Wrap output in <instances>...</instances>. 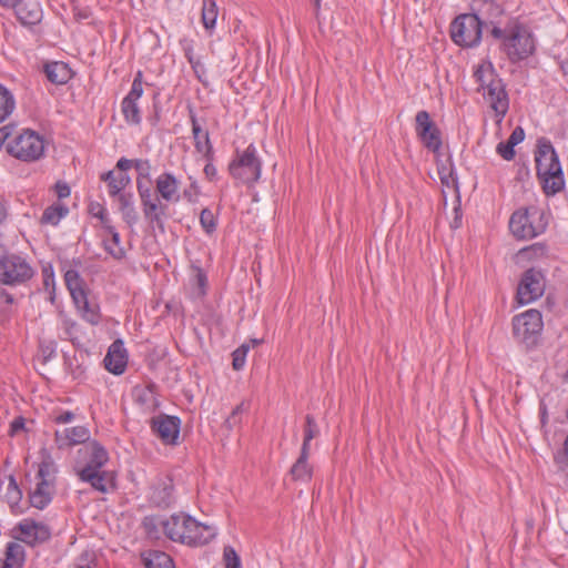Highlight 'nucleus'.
I'll return each instance as SVG.
<instances>
[{
	"mask_svg": "<svg viewBox=\"0 0 568 568\" xmlns=\"http://www.w3.org/2000/svg\"><path fill=\"white\" fill-rule=\"evenodd\" d=\"M16 131H17V126H16V124H12V123L0 128V149L2 148V145L4 143L8 144V142L10 140H12V138L16 134Z\"/></svg>",
	"mask_w": 568,
	"mask_h": 568,
	"instance_id": "54",
	"label": "nucleus"
},
{
	"mask_svg": "<svg viewBox=\"0 0 568 568\" xmlns=\"http://www.w3.org/2000/svg\"><path fill=\"white\" fill-rule=\"evenodd\" d=\"M484 22L475 13H463L450 24L452 40L464 48H473L481 40Z\"/></svg>",
	"mask_w": 568,
	"mask_h": 568,
	"instance_id": "7",
	"label": "nucleus"
},
{
	"mask_svg": "<svg viewBox=\"0 0 568 568\" xmlns=\"http://www.w3.org/2000/svg\"><path fill=\"white\" fill-rule=\"evenodd\" d=\"M537 176L546 195H555L565 186V179L558 155L549 140H538L535 152Z\"/></svg>",
	"mask_w": 568,
	"mask_h": 568,
	"instance_id": "3",
	"label": "nucleus"
},
{
	"mask_svg": "<svg viewBox=\"0 0 568 568\" xmlns=\"http://www.w3.org/2000/svg\"><path fill=\"white\" fill-rule=\"evenodd\" d=\"M16 298L6 288L0 287V321L8 317L14 310Z\"/></svg>",
	"mask_w": 568,
	"mask_h": 568,
	"instance_id": "44",
	"label": "nucleus"
},
{
	"mask_svg": "<svg viewBox=\"0 0 568 568\" xmlns=\"http://www.w3.org/2000/svg\"><path fill=\"white\" fill-rule=\"evenodd\" d=\"M483 94L494 110L497 121L500 122L509 109V99L503 80L490 83V88Z\"/></svg>",
	"mask_w": 568,
	"mask_h": 568,
	"instance_id": "16",
	"label": "nucleus"
},
{
	"mask_svg": "<svg viewBox=\"0 0 568 568\" xmlns=\"http://www.w3.org/2000/svg\"><path fill=\"white\" fill-rule=\"evenodd\" d=\"M134 168L138 172L136 180H150L151 164L149 160H134Z\"/></svg>",
	"mask_w": 568,
	"mask_h": 568,
	"instance_id": "50",
	"label": "nucleus"
},
{
	"mask_svg": "<svg viewBox=\"0 0 568 568\" xmlns=\"http://www.w3.org/2000/svg\"><path fill=\"white\" fill-rule=\"evenodd\" d=\"M203 171L209 180L213 181L216 178L217 171L216 168L213 165L212 161H207Z\"/></svg>",
	"mask_w": 568,
	"mask_h": 568,
	"instance_id": "61",
	"label": "nucleus"
},
{
	"mask_svg": "<svg viewBox=\"0 0 568 568\" xmlns=\"http://www.w3.org/2000/svg\"><path fill=\"white\" fill-rule=\"evenodd\" d=\"M232 356H233V362H232L233 368L235 371L242 369L245 365L246 356L243 355L242 351H236V349L232 353Z\"/></svg>",
	"mask_w": 568,
	"mask_h": 568,
	"instance_id": "56",
	"label": "nucleus"
},
{
	"mask_svg": "<svg viewBox=\"0 0 568 568\" xmlns=\"http://www.w3.org/2000/svg\"><path fill=\"white\" fill-rule=\"evenodd\" d=\"M55 191L59 199H64L70 195V187L67 183L58 182L55 184Z\"/></svg>",
	"mask_w": 568,
	"mask_h": 568,
	"instance_id": "59",
	"label": "nucleus"
},
{
	"mask_svg": "<svg viewBox=\"0 0 568 568\" xmlns=\"http://www.w3.org/2000/svg\"><path fill=\"white\" fill-rule=\"evenodd\" d=\"M180 182L170 172L160 174L155 181V190L160 195L161 200L169 203H176L180 201L179 191Z\"/></svg>",
	"mask_w": 568,
	"mask_h": 568,
	"instance_id": "20",
	"label": "nucleus"
},
{
	"mask_svg": "<svg viewBox=\"0 0 568 568\" xmlns=\"http://www.w3.org/2000/svg\"><path fill=\"white\" fill-rule=\"evenodd\" d=\"M67 213L68 209L64 205H51L44 210L41 216V223L57 225Z\"/></svg>",
	"mask_w": 568,
	"mask_h": 568,
	"instance_id": "41",
	"label": "nucleus"
},
{
	"mask_svg": "<svg viewBox=\"0 0 568 568\" xmlns=\"http://www.w3.org/2000/svg\"><path fill=\"white\" fill-rule=\"evenodd\" d=\"M488 6L490 16L498 18L489 21V36L499 41L500 49L509 60L517 62L531 55L535 51V41L528 27L519 18L505 14L500 6Z\"/></svg>",
	"mask_w": 568,
	"mask_h": 568,
	"instance_id": "1",
	"label": "nucleus"
},
{
	"mask_svg": "<svg viewBox=\"0 0 568 568\" xmlns=\"http://www.w3.org/2000/svg\"><path fill=\"white\" fill-rule=\"evenodd\" d=\"M64 282L73 301H82L87 295L83 278L75 268H69L64 272Z\"/></svg>",
	"mask_w": 568,
	"mask_h": 568,
	"instance_id": "29",
	"label": "nucleus"
},
{
	"mask_svg": "<svg viewBox=\"0 0 568 568\" xmlns=\"http://www.w3.org/2000/svg\"><path fill=\"white\" fill-rule=\"evenodd\" d=\"M225 568H241V560L233 547L226 546L223 551Z\"/></svg>",
	"mask_w": 568,
	"mask_h": 568,
	"instance_id": "48",
	"label": "nucleus"
},
{
	"mask_svg": "<svg viewBox=\"0 0 568 568\" xmlns=\"http://www.w3.org/2000/svg\"><path fill=\"white\" fill-rule=\"evenodd\" d=\"M200 223L206 233L211 234L216 229V222L213 212L210 209H203L200 214Z\"/></svg>",
	"mask_w": 568,
	"mask_h": 568,
	"instance_id": "47",
	"label": "nucleus"
},
{
	"mask_svg": "<svg viewBox=\"0 0 568 568\" xmlns=\"http://www.w3.org/2000/svg\"><path fill=\"white\" fill-rule=\"evenodd\" d=\"M54 493V485L38 480L34 490L29 495L30 505L37 509H44L51 503Z\"/></svg>",
	"mask_w": 568,
	"mask_h": 568,
	"instance_id": "24",
	"label": "nucleus"
},
{
	"mask_svg": "<svg viewBox=\"0 0 568 568\" xmlns=\"http://www.w3.org/2000/svg\"><path fill=\"white\" fill-rule=\"evenodd\" d=\"M81 463V467H90L91 469H101L109 462V454L106 449L97 440H91L83 445L78 450V463Z\"/></svg>",
	"mask_w": 568,
	"mask_h": 568,
	"instance_id": "14",
	"label": "nucleus"
},
{
	"mask_svg": "<svg viewBox=\"0 0 568 568\" xmlns=\"http://www.w3.org/2000/svg\"><path fill=\"white\" fill-rule=\"evenodd\" d=\"M425 148L433 152L439 151L442 148L440 131L437 126L427 131L424 135H418Z\"/></svg>",
	"mask_w": 568,
	"mask_h": 568,
	"instance_id": "42",
	"label": "nucleus"
},
{
	"mask_svg": "<svg viewBox=\"0 0 568 568\" xmlns=\"http://www.w3.org/2000/svg\"><path fill=\"white\" fill-rule=\"evenodd\" d=\"M542 326L541 313L534 308L513 318L514 337L528 347L536 345Z\"/></svg>",
	"mask_w": 568,
	"mask_h": 568,
	"instance_id": "9",
	"label": "nucleus"
},
{
	"mask_svg": "<svg viewBox=\"0 0 568 568\" xmlns=\"http://www.w3.org/2000/svg\"><path fill=\"white\" fill-rule=\"evenodd\" d=\"M133 396L135 402L146 410L154 412L160 406L156 394V385L154 383L135 386L133 388Z\"/></svg>",
	"mask_w": 568,
	"mask_h": 568,
	"instance_id": "22",
	"label": "nucleus"
},
{
	"mask_svg": "<svg viewBox=\"0 0 568 568\" xmlns=\"http://www.w3.org/2000/svg\"><path fill=\"white\" fill-rule=\"evenodd\" d=\"M136 189L141 200L142 209L161 200L158 192L152 190L151 181L136 180Z\"/></svg>",
	"mask_w": 568,
	"mask_h": 568,
	"instance_id": "35",
	"label": "nucleus"
},
{
	"mask_svg": "<svg viewBox=\"0 0 568 568\" xmlns=\"http://www.w3.org/2000/svg\"><path fill=\"white\" fill-rule=\"evenodd\" d=\"M243 413V404L237 405L226 418L224 425L227 429H233L241 423V414Z\"/></svg>",
	"mask_w": 568,
	"mask_h": 568,
	"instance_id": "52",
	"label": "nucleus"
},
{
	"mask_svg": "<svg viewBox=\"0 0 568 568\" xmlns=\"http://www.w3.org/2000/svg\"><path fill=\"white\" fill-rule=\"evenodd\" d=\"M161 524L170 540L187 546L205 545L216 535L214 527L201 524L184 513L173 514Z\"/></svg>",
	"mask_w": 568,
	"mask_h": 568,
	"instance_id": "2",
	"label": "nucleus"
},
{
	"mask_svg": "<svg viewBox=\"0 0 568 568\" xmlns=\"http://www.w3.org/2000/svg\"><path fill=\"white\" fill-rule=\"evenodd\" d=\"M90 432L84 426L69 427L63 430H55L54 442L59 449H63L78 444L89 443Z\"/></svg>",
	"mask_w": 568,
	"mask_h": 568,
	"instance_id": "17",
	"label": "nucleus"
},
{
	"mask_svg": "<svg viewBox=\"0 0 568 568\" xmlns=\"http://www.w3.org/2000/svg\"><path fill=\"white\" fill-rule=\"evenodd\" d=\"M151 500L158 507H169L172 503V486L163 484L155 487L152 491Z\"/></svg>",
	"mask_w": 568,
	"mask_h": 568,
	"instance_id": "40",
	"label": "nucleus"
},
{
	"mask_svg": "<svg viewBox=\"0 0 568 568\" xmlns=\"http://www.w3.org/2000/svg\"><path fill=\"white\" fill-rule=\"evenodd\" d=\"M13 537L30 546L42 544L50 539L51 530L48 525L33 519H23L13 528Z\"/></svg>",
	"mask_w": 568,
	"mask_h": 568,
	"instance_id": "13",
	"label": "nucleus"
},
{
	"mask_svg": "<svg viewBox=\"0 0 568 568\" xmlns=\"http://www.w3.org/2000/svg\"><path fill=\"white\" fill-rule=\"evenodd\" d=\"M143 94L142 72L139 71L132 82L131 90L121 102V111L126 121L131 125H139L141 123V111L138 105V100Z\"/></svg>",
	"mask_w": 568,
	"mask_h": 568,
	"instance_id": "12",
	"label": "nucleus"
},
{
	"mask_svg": "<svg viewBox=\"0 0 568 568\" xmlns=\"http://www.w3.org/2000/svg\"><path fill=\"white\" fill-rule=\"evenodd\" d=\"M524 139H525V131L521 126L515 128L513 130L510 136L508 138L510 143L514 144L515 146L517 144H519L521 141H524Z\"/></svg>",
	"mask_w": 568,
	"mask_h": 568,
	"instance_id": "57",
	"label": "nucleus"
},
{
	"mask_svg": "<svg viewBox=\"0 0 568 568\" xmlns=\"http://www.w3.org/2000/svg\"><path fill=\"white\" fill-rule=\"evenodd\" d=\"M119 202V211L122 214L123 221L129 225L133 226L139 221V214L134 206V197L133 194L122 193L115 196Z\"/></svg>",
	"mask_w": 568,
	"mask_h": 568,
	"instance_id": "27",
	"label": "nucleus"
},
{
	"mask_svg": "<svg viewBox=\"0 0 568 568\" xmlns=\"http://www.w3.org/2000/svg\"><path fill=\"white\" fill-rule=\"evenodd\" d=\"M165 519H161L158 516H146L142 520V526L144 530L146 531L148 536L151 538H158L159 537V528L162 527V521Z\"/></svg>",
	"mask_w": 568,
	"mask_h": 568,
	"instance_id": "46",
	"label": "nucleus"
},
{
	"mask_svg": "<svg viewBox=\"0 0 568 568\" xmlns=\"http://www.w3.org/2000/svg\"><path fill=\"white\" fill-rule=\"evenodd\" d=\"M57 465L49 454L43 455L41 463L39 464L37 479L40 481H48L55 486L57 478Z\"/></svg>",
	"mask_w": 568,
	"mask_h": 568,
	"instance_id": "33",
	"label": "nucleus"
},
{
	"mask_svg": "<svg viewBox=\"0 0 568 568\" xmlns=\"http://www.w3.org/2000/svg\"><path fill=\"white\" fill-rule=\"evenodd\" d=\"M200 194V189L196 184V182H192L189 190H185L183 192L184 199H186L189 202L194 203Z\"/></svg>",
	"mask_w": 568,
	"mask_h": 568,
	"instance_id": "55",
	"label": "nucleus"
},
{
	"mask_svg": "<svg viewBox=\"0 0 568 568\" xmlns=\"http://www.w3.org/2000/svg\"><path fill=\"white\" fill-rule=\"evenodd\" d=\"M320 435V427L313 415L305 416L304 436L301 449L311 452V442Z\"/></svg>",
	"mask_w": 568,
	"mask_h": 568,
	"instance_id": "37",
	"label": "nucleus"
},
{
	"mask_svg": "<svg viewBox=\"0 0 568 568\" xmlns=\"http://www.w3.org/2000/svg\"><path fill=\"white\" fill-rule=\"evenodd\" d=\"M47 79L53 84H64L71 79V69L61 61L48 62L43 65Z\"/></svg>",
	"mask_w": 568,
	"mask_h": 568,
	"instance_id": "26",
	"label": "nucleus"
},
{
	"mask_svg": "<svg viewBox=\"0 0 568 568\" xmlns=\"http://www.w3.org/2000/svg\"><path fill=\"white\" fill-rule=\"evenodd\" d=\"M43 285L47 290H49L51 286H54V276L52 272H43Z\"/></svg>",
	"mask_w": 568,
	"mask_h": 568,
	"instance_id": "63",
	"label": "nucleus"
},
{
	"mask_svg": "<svg viewBox=\"0 0 568 568\" xmlns=\"http://www.w3.org/2000/svg\"><path fill=\"white\" fill-rule=\"evenodd\" d=\"M145 221L161 230L164 229V217L166 216L168 205L163 204L162 201L151 203L150 205L142 209Z\"/></svg>",
	"mask_w": 568,
	"mask_h": 568,
	"instance_id": "28",
	"label": "nucleus"
},
{
	"mask_svg": "<svg viewBox=\"0 0 568 568\" xmlns=\"http://www.w3.org/2000/svg\"><path fill=\"white\" fill-rule=\"evenodd\" d=\"M34 275V270L26 257L9 252L0 244V284L19 286L26 284Z\"/></svg>",
	"mask_w": 568,
	"mask_h": 568,
	"instance_id": "4",
	"label": "nucleus"
},
{
	"mask_svg": "<svg viewBox=\"0 0 568 568\" xmlns=\"http://www.w3.org/2000/svg\"><path fill=\"white\" fill-rule=\"evenodd\" d=\"M7 152L13 158L34 162L44 153V142L41 135L30 129L16 131L14 136L7 144Z\"/></svg>",
	"mask_w": 568,
	"mask_h": 568,
	"instance_id": "6",
	"label": "nucleus"
},
{
	"mask_svg": "<svg viewBox=\"0 0 568 568\" xmlns=\"http://www.w3.org/2000/svg\"><path fill=\"white\" fill-rule=\"evenodd\" d=\"M194 272H195V274H194L193 281H194V285L196 286L195 295L200 297V296L205 295L207 277H206L205 273L203 272V270L200 267H195Z\"/></svg>",
	"mask_w": 568,
	"mask_h": 568,
	"instance_id": "49",
	"label": "nucleus"
},
{
	"mask_svg": "<svg viewBox=\"0 0 568 568\" xmlns=\"http://www.w3.org/2000/svg\"><path fill=\"white\" fill-rule=\"evenodd\" d=\"M230 174L241 182L252 185L261 178L262 163L257 158L256 148L250 144L242 153L237 152L229 165Z\"/></svg>",
	"mask_w": 568,
	"mask_h": 568,
	"instance_id": "8",
	"label": "nucleus"
},
{
	"mask_svg": "<svg viewBox=\"0 0 568 568\" xmlns=\"http://www.w3.org/2000/svg\"><path fill=\"white\" fill-rule=\"evenodd\" d=\"M547 224L544 211L531 206L513 213L509 230L518 240H530L544 233Z\"/></svg>",
	"mask_w": 568,
	"mask_h": 568,
	"instance_id": "5",
	"label": "nucleus"
},
{
	"mask_svg": "<svg viewBox=\"0 0 568 568\" xmlns=\"http://www.w3.org/2000/svg\"><path fill=\"white\" fill-rule=\"evenodd\" d=\"M217 13L219 10L215 0H203L202 23L205 29L210 30L215 27Z\"/></svg>",
	"mask_w": 568,
	"mask_h": 568,
	"instance_id": "39",
	"label": "nucleus"
},
{
	"mask_svg": "<svg viewBox=\"0 0 568 568\" xmlns=\"http://www.w3.org/2000/svg\"><path fill=\"white\" fill-rule=\"evenodd\" d=\"M103 362L105 368L112 374L120 375L124 372L128 363V355L121 339H116L111 344Z\"/></svg>",
	"mask_w": 568,
	"mask_h": 568,
	"instance_id": "18",
	"label": "nucleus"
},
{
	"mask_svg": "<svg viewBox=\"0 0 568 568\" xmlns=\"http://www.w3.org/2000/svg\"><path fill=\"white\" fill-rule=\"evenodd\" d=\"M474 78L479 83V89L484 92L490 88V83H495V81H500L501 79L495 73L491 63L488 64H478L475 72Z\"/></svg>",
	"mask_w": 568,
	"mask_h": 568,
	"instance_id": "32",
	"label": "nucleus"
},
{
	"mask_svg": "<svg viewBox=\"0 0 568 568\" xmlns=\"http://www.w3.org/2000/svg\"><path fill=\"white\" fill-rule=\"evenodd\" d=\"M74 471L78 478L90 484V486L102 494H108L116 488L115 473L111 470L91 469L90 467H81L79 462L74 465Z\"/></svg>",
	"mask_w": 568,
	"mask_h": 568,
	"instance_id": "11",
	"label": "nucleus"
},
{
	"mask_svg": "<svg viewBox=\"0 0 568 568\" xmlns=\"http://www.w3.org/2000/svg\"><path fill=\"white\" fill-rule=\"evenodd\" d=\"M415 121L417 136L424 135L427 131L436 126V124L432 121L429 113L425 110L417 112Z\"/></svg>",
	"mask_w": 568,
	"mask_h": 568,
	"instance_id": "45",
	"label": "nucleus"
},
{
	"mask_svg": "<svg viewBox=\"0 0 568 568\" xmlns=\"http://www.w3.org/2000/svg\"><path fill=\"white\" fill-rule=\"evenodd\" d=\"M514 148L515 145L507 140L506 142L498 143L496 151L504 160L510 161L515 158Z\"/></svg>",
	"mask_w": 568,
	"mask_h": 568,
	"instance_id": "51",
	"label": "nucleus"
},
{
	"mask_svg": "<svg viewBox=\"0 0 568 568\" xmlns=\"http://www.w3.org/2000/svg\"><path fill=\"white\" fill-rule=\"evenodd\" d=\"M74 414L70 410L63 412L61 414L54 415L52 417V420L55 424H68L71 423L74 419Z\"/></svg>",
	"mask_w": 568,
	"mask_h": 568,
	"instance_id": "58",
	"label": "nucleus"
},
{
	"mask_svg": "<svg viewBox=\"0 0 568 568\" xmlns=\"http://www.w3.org/2000/svg\"><path fill=\"white\" fill-rule=\"evenodd\" d=\"M18 20L24 26H34L42 19V9L36 1L19 0L12 6Z\"/></svg>",
	"mask_w": 568,
	"mask_h": 568,
	"instance_id": "21",
	"label": "nucleus"
},
{
	"mask_svg": "<svg viewBox=\"0 0 568 568\" xmlns=\"http://www.w3.org/2000/svg\"><path fill=\"white\" fill-rule=\"evenodd\" d=\"M16 101L12 93L0 84V123L3 122L14 110Z\"/></svg>",
	"mask_w": 568,
	"mask_h": 568,
	"instance_id": "38",
	"label": "nucleus"
},
{
	"mask_svg": "<svg viewBox=\"0 0 568 568\" xmlns=\"http://www.w3.org/2000/svg\"><path fill=\"white\" fill-rule=\"evenodd\" d=\"M77 307L81 310L82 317L90 323L91 325H98L101 320V314L99 312V307L97 305L90 304L87 295L82 301H74Z\"/></svg>",
	"mask_w": 568,
	"mask_h": 568,
	"instance_id": "36",
	"label": "nucleus"
},
{
	"mask_svg": "<svg viewBox=\"0 0 568 568\" xmlns=\"http://www.w3.org/2000/svg\"><path fill=\"white\" fill-rule=\"evenodd\" d=\"M26 560L24 547L16 541L6 546L3 557H0V568H22Z\"/></svg>",
	"mask_w": 568,
	"mask_h": 568,
	"instance_id": "23",
	"label": "nucleus"
},
{
	"mask_svg": "<svg viewBox=\"0 0 568 568\" xmlns=\"http://www.w3.org/2000/svg\"><path fill=\"white\" fill-rule=\"evenodd\" d=\"M101 179L105 182H108L109 187V194L112 197L118 196L119 194H122L123 190L126 187V185L130 183L131 179L125 172H119L114 173V171H109L104 174H102Z\"/></svg>",
	"mask_w": 568,
	"mask_h": 568,
	"instance_id": "30",
	"label": "nucleus"
},
{
	"mask_svg": "<svg viewBox=\"0 0 568 568\" xmlns=\"http://www.w3.org/2000/svg\"><path fill=\"white\" fill-rule=\"evenodd\" d=\"M308 450L301 449L298 458L292 465L290 475L293 480L308 483L313 476V467L308 463Z\"/></svg>",
	"mask_w": 568,
	"mask_h": 568,
	"instance_id": "25",
	"label": "nucleus"
},
{
	"mask_svg": "<svg viewBox=\"0 0 568 568\" xmlns=\"http://www.w3.org/2000/svg\"><path fill=\"white\" fill-rule=\"evenodd\" d=\"M440 180H442V183L445 184L446 186H450V185H455L456 181L454 180L452 173H449L448 175H442L440 176Z\"/></svg>",
	"mask_w": 568,
	"mask_h": 568,
	"instance_id": "64",
	"label": "nucleus"
},
{
	"mask_svg": "<svg viewBox=\"0 0 568 568\" xmlns=\"http://www.w3.org/2000/svg\"><path fill=\"white\" fill-rule=\"evenodd\" d=\"M190 120L195 150L201 153L206 161H213L214 152L210 141L209 131L202 129L193 111H190Z\"/></svg>",
	"mask_w": 568,
	"mask_h": 568,
	"instance_id": "19",
	"label": "nucleus"
},
{
	"mask_svg": "<svg viewBox=\"0 0 568 568\" xmlns=\"http://www.w3.org/2000/svg\"><path fill=\"white\" fill-rule=\"evenodd\" d=\"M145 568H175L172 558L160 550H149L142 554Z\"/></svg>",
	"mask_w": 568,
	"mask_h": 568,
	"instance_id": "31",
	"label": "nucleus"
},
{
	"mask_svg": "<svg viewBox=\"0 0 568 568\" xmlns=\"http://www.w3.org/2000/svg\"><path fill=\"white\" fill-rule=\"evenodd\" d=\"M90 213L102 222L104 229L105 224H110L106 210L101 204L91 203Z\"/></svg>",
	"mask_w": 568,
	"mask_h": 568,
	"instance_id": "53",
	"label": "nucleus"
},
{
	"mask_svg": "<svg viewBox=\"0 0 568 568\" xmlns=\"http://www.w3.org/2000/svg\"><path fill=\"white\" fill-rule=\"evenodd\" d=\"M23 428H24V419L22 417H17L11 423L10 433H11V435H14Z\"/></svg>",
	"mask_w": 568,
	"mask_h": 568,
	"instance_id": "62",
	"label": "nucleus"
},
{
	"mask_svg": "<svg viewBox=\"0 0 568 568\" xmlns=\"http://www.w3.org/2000/svg\"><path fill=\"white\" fill-rule=\"evenodd\" d=\"M545 292V277L541 271L529 268L524 272L517 287L516 298L519 304H529Z\"/></svg>",
	"mask_w": 568,
	"mask_h": 568,
	"instance_id": "10",
	"label": "nucleus"
},
{
	"mask_svg": "<svg viewBox=\"0 0 568 568\" xmlns=\"http://www.w3.org/2000/svg\"><path fill=\"white\" fill-rule=\"evenodd\" d=\"M181 420L176 416L160 415L152 418V432L168 445H175L180 435Z\"/></svg>",
	"mask_w": 568,
	"mask_h": 568,
	"instance_id": "15",
	"label": "nucleus"
},
{
	"mask_svg": "<svg viewBox=\"0 0 568 568\" xmlns=\"http://www.w3.org/2000/svg\"><path fill=\"white\" fill-rule=\"evenodd\" d=\"M4 498L7 499V501L11 508H13L14 506H18L22 499V491L19 488L17 480L12 475L9 476Z\"/></svg>",
	"mask_w": 568,
	"mask_h": 568,
	"instance_id": "43",
	"label": "nucleus"
},
{
	"mask_svg": "<svg viewBox=\"0 0 568 568\" xmlns=\"http://www.w3.org/2000/svg\"><path fill=\"white\" fill-rule=\"evenodd\" d=\"M132 166H134V161L133 160H129V159H125V158H121L118 163H116V169L120 171V172H125L131 169Z\"/></svg>",
	"mask_w": 568,
	"mask_h": 568,
	"instance_id": "60",
	"label": "nucleus"
},
{
	"mask_svg": "<svg viewBox=\"0 0 568 568\" xmlns=\"http://www.w3.org/2000/svg\"><path fill=\"white\" fill-rule=\"evenodd\" d=\"M105 230L111 235L110 241H103L105 251L115 260H121L125 255V251L120 246V234L110 224H105Z\"/></svg>",
	"mask_w": 568,
	"mask_h": 568,
	"instance_id": "34",
	"label": "nucleus"
}]
</instances>
